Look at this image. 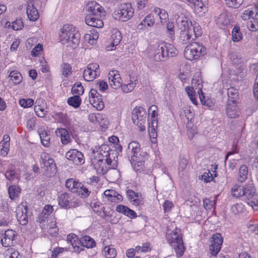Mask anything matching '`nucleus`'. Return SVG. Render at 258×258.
Masks as SVG:
<instances>
[{
  "label": "nucleus",
  "mask_w": 258,
  "mask_h": 258,
  "mask_svg": "<svg viewBox=\"0 0 258 258\" xmlns=\"http://www.w3.org/2000/svg\"><path fill=\"white\" fill-rule=\"evenodd\" d=\"M172 9L174 10L177 29L179 31V39L183 43H186L191 38L193 39L194 31L192 29V23L189 19L190 13L177 4L173 5Z\"/></svg>",
  "instance_id": "1"
},
{
  "label": "nucleus",
  "mask_w": 258,
  "mask_h": 258,
  "mask_svg": "<svg viewBox=\"0 0 258 258\" xmlns=\"http://www.w3.org/2000/svg\"><path fill=\"white\" fill-rule=\"evenodd\" d=\"M59 41L67 47L75 48L80 42V36L75 27L72 25L66 24L59 30Z\"/></svg>",
  "instance_id": "2"
},
{
  "label": "nucleus",
  "mask_w": 258,
  "mask_h": 258,
  "mask_svg": "<svg viewBox=\"0 0 258 258\" xmlns=\"http://www.w3.org/2000/svg\"><path fill=\"white\" fill-rule=\"evenodd\" d=\"M166 238L168 243L174 248L177 256H182L185 251V247L180 229L176 228L173 230L168 229Z\"/></svg>",
  "instance_id": "3"
},
{
  "label": "nucleus",
  "mask_w": 258,
  "mask_h": 258,
  "mask_svg": "<svg viewBox=\"0 0 258 258\" xmlns=\"http://www.w3.org/2000/svg\"><path fill=\"white\" fill-rule=\"evenodd\" d=\"M242 199L254 210H258V194L252 183L243 185Z\"/></svg>",
  "instance_id": "4"
},
{
  "label": "nucleus",
  "mask_w": 258,
  "mask_h": 258,
  "mask_svg": "<svg viewBox=\"0 0 258 258\" xmlns=\"http://www.w3.org/2000/svg\"><path fill=\"white\" fill-rule=\"evenodd\" d=\"M183 54L188 60H197L206 54V48L200 43L192 42L186 46Z\"/></svg>",
  "instance_id": "5"
},
{
  "label": "nucleus",
  "mask_w": 258,
  "mask_h": 258,
  "mask_svg": "<svg viewBox=\"0 0 258 258\" xmlns=\"http://www.w3.org/2000/svg\"><path fill=\"white\" fill-rule=\"evenodd\" d=\"M134 9L130 3L121 4L113 13V18L122 22H125L132 18Z\"/></svg>",
  "instance_id": "6"
},
{
  "label": "nucleus",
  "mask_w": 258,
  "mask_h": 258,
  "mask_svg": "<svg viewBox=\"0 0 258 258\" xmlns=\"http://www.w3.org/2000/svg\"><path fill=\"white\" fill-rule=\"evenodd\" d=\"M92 164L97 173L100 175L106 173L110 169H114L116 166V161H112L110 158H93Z\"/></svg>",
  "instance_id": "7"
},
{
  "label": "nucleus",
  "mask_w": 258,
  "mask_h": 258,
  "mask_svg": "<svg viewBox=\"0 0 258 258\" xmlns=\"http://www.w3.org/2000/svg\"><path fill=\"white\" fill-rule=\"evenodd\" d=\"M40 166L46 176H51L56 172V167L54 160L46 152L40 155Z\"/></svg>",
  "instance_id": "8"
},
{
  "label": "nucleus",
  "mask_w": 258,
  "mask_h": 258,
  "mask_svg": "<svg viewBox=\"0 0 258 258\" xmlns=\"http://www.w3.org/2000/svg\"><path fill=\"white\" fill-rule=\"evenodd\" d=\"M58 205L64 209L75 208L81 205L80 199L75 197L72 194L64 192L58 197Z\"/></svg>",
  "instance_id": "9"
},
{
  "label": "nucleus",
  "mask_w": 258,
  "mask_h": 258,
  "mask_svg": "<svg viewBox=\"0 0 258 258\" xmlns=\"http://www.w3.org/2000/svg\"><path fill=\"white\" fill-rule=\"evenodd\" d=\"M147 117L146 109L142 106H136L132 111V118L133 123L137 125L140 131L146 129L145 123Z\"/></svg>",
  "instance_id": "10"
},
{
  "label": "nucleus",
  "mask_w": 258,
  "mask_h": 258,
  "mask_svg": "<svg viewBox=\"0 0 258 258\" xmlns=\"http://www.w3.org/2000/svg\"><path fill=\"white\" fill-rule=\"evenodd\" d=\"M99 66L97 63L89 64L84 70L83 77L86 81H92L100 75Z\"/></svg>",
  "instance_id": "11"
},
{
  "label": "nucleus",
  "mask_w": 258,
  "mask_h": 258,
  "mask_svg": "<svg viewBox=\"0 0 258 258\" xmlns=\"http://www.w3.org/2000/svg\"><path fill=\"white\" fill-rule=\"evenodd\" d=\"M17 235V233L12 229L6 230L4 233L1 234V242L2 245L6 247L14 245Z\"/></svg>",
  "instance_id": "12"
},
{
  "label": "nucleus",
  "mask_w": 258,
  "mask_h": 258,
  "mask_svg": "<svg viewBox=\"0 0 258 258\" xmlns=\"http://www.w3.org/2000/svg\"><path fill=\"white\" fill-rule=\"evenodd\" d=\"M126 152L130 160L139 158V157L142 156V155H147L145 152L142 153L141 152L140 145L136 141H132L128 144Z\"/></svg>",
  "instance_id": "13"
},
{
  "label": "nucleus",
  "mask_w": 258,
  "mask_h": 258,
  "mask_svg": "<svg viewBox=\"0 0 258 258\" xmlns=\"http://www.w3.org/2000/svg\"><path fill=\"white\" fill-rule=\"evenodd\" d=\"M89 100L91 105L98 110H102L104 107L102 96L96 89H92L90 91Z\"/></svg>",
  "instance_id": "14"
},
{
  "label": "nucleus",
  "mask_w": 258,
  "mask_h": 258,
  "mask_svg": "<svg viewBox=\"0 0 258 258\" xmlns=\"http://www.w3.org/2000/svg\"><path fill=\"white\" fill-rule=\"evenodd\" d=\"M223 238L221 234L216 233L213 234L211 238V244L210 246V251L211 255H216L220 251L223 243Z\"/></svg>",
  "instance_id": "15"
},
{
  "label": "nucleus",
  "mask_w": 258,
  "mask_h": 258,
  "mask_svg": "<svg viewBox=\"0 0 258 258\" xmlns=\"http://www.w3.org/2000/svg\"><path fill=\"white\" fill-rule=\"evenodd\" d=\"M39 3V0H29L27 3L26 13L31 21H35L39 18V15L37 7Z\"/></svg>",
  "instance_id": "16"
},
{
  "label": "nucleus",
  "mask_w": 258,
  "mask_h": 258,
  "mask_svg": "<svg viewBox=\"0 0 258 258\" xmlns=\"http://www.w3.org/2000/svg\"><path fill=\"white\" fill-rule=\"evenodd\" d=\"M108 78L109 85L112 89L116 90L121 86L122 81L118 71H110L108 74Z\"/></svg>",
  "instance_id": "17"
},
{
  "label": "nucleus",
  "mask_w": 258,
  "mask_h": 258,
  "mask_svg": "<svg viewBox=\"0 0 258 258\" xmlns=\"http://www.w3.org/2000/svg\"><path fill=\"white\" fill-rule=\"evenodd\" d=\"M66 157L69 160L72 161L76 165H81L85 162L83 154L76 149H72L68 151Z\"/></svg>",
  "instance_id": "18"
},
{
  "label": "nucleus",
  "mask_w": 258,
  "mask_h": 258,
  "mask_svg": "<svg viewBox=\"0 0 258 258\" xmlns=\"http://www.w3.org/2000/svg\"><path fill=\"white\" fill-rule=\"evenodd\" d=\"M194 6L195 13L200 16L208 11L207 0H186Z\"/></svg>",
  "instance_id": "19"
},
{
  "label": "nucleus",
  "mask_w": 258,
  "mask_h": 258,
  "mask_svg": "<svg viewBox=\"0 0 258 258\" xmlns=\"http://www.w3.org/2000/svg\"><path fill=\"white\" fill-rule=\"evenodd\" d=\"M87 15H92L97 16H101L102 13H104L103 8L98 3L95 1L89 2L86 5Z\"/></svg>",
  "instance_id": "20"
},
{
  "label": "nucleus",
  "mask_w": 258,
  "mask_h": 258,
  "mask_svg": "<svg viewBox=\"0 0 258 258\" xmlns=\"http://www.w3.org/2000/svg\"><path fill=\"white\" fill-rule=\"evenodd\" d=\"M165 48L164 42L160 43L156 46L153 55V59L155 61H164L167 59Z\"/></svg>",
  "instance_id": "21"
},
{
  "label": "nucleus",
  "mask_w": 258,
  "mask_h": 258,
  "mask_svg": "<svg viewBox=\"0 0 258 258\" xmlns=\"http://www.w3.org/2000/svg\"><path fill=\"white\" fill-rule=\"evenodd\" d=\"M122 39V36L120 32L116 29H113L111 31V42L109 45L106 47L107 51H111L116 48Z\"/></svg>",
  "instance_id": "22"
},
{
  "label": "nucleus",
  "mask_w": 258,
  "mask_h": 258,
  "mask_svg": "<svg viewBox=\"0 0 258 258\" xmlns=\"http://www.w3.org/2000/svg\"><path fill=\"white\" fill-rule=\"evenodd\" d=\"M16 213L17 220L20 224L22 225H26L28 221L27 207L23 205L19 206L16 209Z\"/></svg>",
  "instance_id": "23"
},
{
  "label": "nucleus",
  "mask_w": 258,
  "mask_h": 258,
  "mask_svg": "<svg viewBox=\"0 0 258 258\" xmlns=\"http://www.w3.org/2000/svg\"><path fill=\"white\" fill-rule=\"evenodd\" d=\"M100 17L101 16L87 15L85 18L86 23L89 26L101 28L103 26L104 24Z\"/></svg>",
  "instance_id": "24"
},
{
  "label": "nucleus",
  "mask_w": 258,
  "mask_h": 258,
  "mask_svg": "<svg viewBox=\"0 0 258 258\" xmlns=\"http://www.w3.org/2000/svg\"><path fill=\"white\" fill-rule=\"evenodd\" d=\"M112 151L107 145H102L99 148L93 152L94 158H109L110 153Z\"/></svg>",
  "instance_id": "25"
},
{
  "label": "nucleus",
  "mask_w": 258,
  "mask_h": 258,
  "mask_svg": "<svg viewBox=\"0 0 258 258\" xmlns=\"http://www.w3.org/2000/svg\"><path fill=\"white\" fill-rule=\"evenodd\" d=\"M138 81L135 78L130 77L129 80H125L124 83L122 82L121 88V91L125 93L131 92L137 85Z\"/></svg>",
  "instance_id": "26"
},
{
  "label": "nucleus",
  "mask_w": 258,
  "mask_h": 258,
  "mask_svg": "<svg viewBox=\"0 0 258 258\" xmlns=\"http://www.w3.org/2000/svg\"><path fill=\"white\" fill-rule=\"evenodd\" d=\"M126 194L128 200L134 205L138 206L143 203V201L141 195H139L133 190H127Z\"/></svg>",
  "instance_id": "27"
},
{
  "label": "nucleus",
  "mask_w": 258,
  "mask_h": 258,
  "mask_svg": "<svg viewBox=\"0 0 258 258\" xmlns=\"http://www.w3.org/2000/svg\"><path fill=\"white\" fill-rule=\"evenodd\" d=\"M147 156V155H142V156L139 157V158L130 159V162L134 170L137 172H140L143 170L144 168V160Z\"/></svg>",
  "instance_id": "28"
},
{
  "label": "nucleus",
  "mask_w": 258,
  "mask_h": 258,
  "mask_svg": "<svg viewBox=\"0 0 258 258\" xmlns=\"http://www.w3.org/2000/svg\"><path fill=\"white\" fill-rule=\"evenodd\" d=\"M10 137L5 134L3 136V140L0 142V154L3 156H6L10 149Z\"/></svg>",
  "instance_id": "29"
},
{
  "label": "nucleus",
  "mask_w": 258,
  "mask_h": 258,
  "mask_svg": "<svg viewBox=\"0 0 258 258\" xmlns=\"http://www.w3.org/2000/svg\"><path fill=\"white\" fill-rule=\"evenodd\" d=\"M56 135L59 137L63 145H67L71 141L70 135L68 130L64 128H59L55 130Z\"/></svg>",
  "instance_id": "30"
},
{
  "label": "nucleus",
  "mask_w": 258,
  "mask_h": 258,
  "mask_svg": "<svg viewBox=\"0 0 258 258\" xmlns=\"http://www.w3.org/2000/svg\"><path fill=\"white\" fill-rule=\"evenodd\" d=\"M237 103L228 102L226 105V112L229 118H234L238 116L239 111L237 105Z\"/></svg>",
  "instance_id": "31"
},
{
  "label": "nucleus",
  "mask_w": 258,
  "mask_h": 258,
  "mask_svg": "<svg viewBox=\"0 0 258 258\" xmlns=\"http://www.w3.org/2000/svg\"><path fill=\"white\" fill-rule=\"evenodd\" d=\"M104 195L109 201L114 203H118L122 201V197L117 194L114 190L107 189L104 191Z\"/></svg>",
  "instance_id": "32"
},
{
  "label": "nucleus",
  "mask_w": 258,
  "mask_h": 258,
  "mask_svg": "<svg viewBox=\"0 0 258 258\" xmlns=\"http://www.w3.org/2000/svg\"><path fill=\"white\" fill-rule=\"evenodd\" d=\"M191 86L195 88L198 94L203 92L202 80L199 73L196 74L194 76L191 81Z\"/></svg>",
  "instance_id": "33"
},
{
  "label": "nucleus",
  "mask_w": 258,
  "mask_h": 258,
  "mask_svg": "<svg viewBox=\"0 0 258 258\" xmlns=\"http://www.w3.org/2000/svg\"><path fill=\"white\" fill-rule=\"evenodd\" d=\"M228 102L232 103H237L238 98V91L233 87H231L227 89Z\"/></svg>",
  "instance_id": "34"
},
{
  "label": "nucleus",
  "mask_w": 258,
  "mask_h": 258,
  "mask_svg": "<svg viewBox=\"0 0 258 258\" xmlns=\"http://www.w3.org/2000/svg\"><path fill=\"white\" fill-rule=\"evenodd\" d=\"M116 210L120 213H122L126 216L134 218L137 217L136 212L123 205H118L116 208Z\"/></svg>",
  "instance_id": "35"
},
{
  "label": "nucleus",
  "mask_w": 258,
  "mask_h": 258,
  "mask_svg": "<svg viewBox=\"0 0 258 258\" xmlns=\"http://www.w3.org/2000/svg\"><path fill=\"white\" fill-rule=\"evenodd\" d=\"M6 178L10 181H13L15 180H19L20 178V174L17 173L14 169L13 166H10L6 171L5 174Z\"/></svg>",
  "instance_id": "36"
},
{
  "label": "nucleus",
  "mask_w": 258,
  "mask_h": 258,
  "mask_svg": "<svg viewBox=\"0 0 258 258\" xmlns=\"http://www.w3.org/2000/svg\"><path fill=\"white\" fill-rule=\"evenodd\" d=\"M153 12L159 17L162 24H163L168 19V14L165 10L155 7Z\"/></svg>",
  "instance_id": "37"
},
{
  "label": "nucleus",
  "mask_w": 258,
  "mask_h": 258,
  "mask_svg": "<svg viewBox=\"0 0 258 258\" xmlns=\"http://www.w3.org/2000/svg\"><path fill=\"white\" fill-rule=\"evenodd\" d=\"M98 37V33L96 31H93L85 35L84 40L86 42L91 45H94L96 43Z\"/></svg>",
  "instance_id": "38"
},
{
  "label": "nucleus",
  "mask_w": 258,
  "mask_h": 258,
  "mask_svg": "<svg viewBox=\"0 0 258 258\" xmlns=\"http://www.w3.org/2000/svg\"><path fill=\"white\" fill-rule=\"evenodd\" d=\"M82 245L88 248H93L96 245L94 240L88 235H85L81 238Z\"/></svg>",
  "instance_id": "39"
},
{
  "label": "nucleus",
  "mask_w": 258,
  "mask_h": 258,
  "mask_svg": "<svg viewBox=\"0 0 258 258\" xmlns=\"http://www.w3.org/2000/svg\"><path fill=\"white\" fill-rule=\"evenodd\" d=\"M66 186L73 192H76L81 183L76 181L73 178L68 179L66 182Z\"/></svg>",
  "instance_id": "40"
},
{
  "label": "nucleus",
  "mask_w": 258,
  "mask_h": 258,
  "mask_svg": "<svg viewBox=\"0 0 258 258\" xmlns=\"http://www.w3.org/2000/svg\"><path fill=\"white\" fill-rule=\"evenodd\" d=\"M247 28L253 32L258 30V13L256 12L254 17L247 22Z\"/></svg>",
  "instance_id": "41"
},
{
  "label": "nucleus",
  "mask_w": 258,
  "mask_h": 258,
  "mask_svg": "<svg viewBox=\"0 0 258 258\" xmlns=\"http://www.w3.org/2000/svg\"><path fill=\"white\" fill-rule=\"evenodd\" d=\"M243 191V185L235 184L231 188V195L237 198L242 199V192Z\"/></svg>",
  "instance_id": "42"
},
{
  "label": "nucleus",
  "mask_w": 258,
  "mask_h": 258,
  "mask_svg": "<svg viewBox=\"0 0 258 258\" xmlns=\"http://www.w3.org/2000/svg\"><path fill=\"white\" fill-rule=\"evenodd\" d=\"M38 134L42 145L46 147H49L50 145V137L48 135L47 133L45 131H43L41 128L39 130Z\"/></svg>",
  "instance_id": "43"
},
{
  "label": "nucleus",
  "mask_w": 258,
  "mask_h": 258,
  "mask_svg": "<svg viewBox=\"0 0 258 258\" xmlns=\"http://www.w3.org/2000/svg\"><path fill=\"white\" fill-rule=\"evenodd\" d=\"M9 77L11 81L15 85L20 84L22 81L21 74L17 71H11Z\"/></svg>",
  "instance_id": "44"
},
{
  "label": "nucleus",
  "mask_w": 258,
  "mask_h": 258,
  "mask_svg": "<svg viewBox=\"0 0 258 258\" xmlns=\"http://www.w3.org/2000/svg\"><path fill=\"white\" fill-rule=\"evenodd\" d=\"M20 192L21 189L19 187L15 185H11L8 188L9 197L12 200L18 197Z\"/></svg>",
  "instance_id": "45"
},
{
  "label": "nucleus",
  "mask_w": 258,
  "mask_h": 258,
  "mask_svg": "<svg viewBox=\"0 0 258 258\" xmlns=\"http://www.w3.org/2000/svg\"><path fill=\"white\" fill-rule=\"evenodd\" d=\"M102 253L106 258H114L117 253L115 249L112 246L104 247Z\"/></svg>",
  "instance_id": "46"
},
{
  "label": "nucleus",
  "mask_w": 258,
  "mask_h": 258,
  "mask_svg": "<svg viewBox=\"0 0 258 258\" xmlns=\"http://www.w3.org/2000/svg\"><path fill=\"white\" fill-rule=\"evenodd\" d=\"M255 13L252 8H248L244 10L240 13V18L243 21L251 20L254 17Z\"/></svg>",
  "instance_id": "47"
},
{
  "label": "nucleus",
  "mask_w": 258,
  "mask_h": 258,
  "mask_svg": "<svg viewBox=\"0 0 258 258\" xmlns=\"http://www.w3.org/2000/svg\"><path fill=\"white\" fill-rule=\"evenodd\" d=\"M165 47L167 58L170 57H174L177 54V50L173 45L165 43Z\"/></svg>",
  "instance_id": "48"
},
{
  "label": "nucleus",
  "mask_w": 258,
  "mask_h": 258,
  "mask_svg": "<svg viewBox=\"0 0 258 258\" xmlns=\"http://www.w3.org/2000/svg\"><path fill=\"white\" fill-rule=\"evenodd\" d=\"M227 12L221 13L217 19V23L220 25H227L230 23V18Z\"/></svg>",
  "instance_id": "49"
},
{
  "label": "nucleus",
  "mask_w": 258,
  "mask_h": 258,
  "mask_svg": "<svg viewBox=\"0 0 258 258\" xmlns=\"http://www.w3.org/2000/svg\"><path fill=\"white\" fill-rule=\"evenodd\" d=\"M47 226L48 232L51 234H55L58 231V228L56 226V219L54 217H51L49 219V222Z\"/></svg>",
  "instance_id": "50"
},
{
  "label": "nucleus",
  "mask_w": 258,
  "mask_h": 258,
  "mask_svg": "<svg viewBox=\"0 0 258 258\" xmlns=\"http://www.w3.org/2000/svg\"><path fill=\"white\" fill-rule=\"evenodd\" d=\"M71 245L69 247L70 250L75 252H80L83 249L82 247V243L81 239L79 240L78 238L73 240V242L70 244Z\"/></svg>",
  "instance_id": "51"
},
{
  "label": "nucleus",
  "mask_w": 258,
  "mask_h": 258,
  "mask_svg": "<svg viewBox=\"0 0 258 258\" xmlns=\"http://www.w3.org/2000/svg\"><path fill=\"white\" fill-rule=\"evenodd\" d=\"M242 34L238 26H235L232 31V39L234 42H238L242 39Z\"/></svg>",
  "instance_id": "52"
},
{
  "label": "nucleus",
  "mask_w": 258,
  "mask_h": 258,
  "mask_svg": "<svg viewBox=\"0 0 258 258\" xmlns=\"http://www.w3.org/2000/svg\"><path fill=\"white\" fill-rule=\"evenodd\" d=\"M248 173L247 167L245 165H241L239 169L238 180L241 182H244L247 178Z\"/></svg>",
  "instance_id": "53"
},
{
  "label": "nucleus",
  "mask_w": 258,
  "mask_h": 258,
  "mask_svg": "<svg viewBox=\"0 0 258 258\" xmlns=\"http://www.w3.org/2000/svg\"><path fill=\"white\" fill-rule=\"evenodd\" d=\"M185 90L192 103L194 104L197 105V101L195 97L197 90L195 88L192 86H188L185 88Z\"/></svg>",
  "instance_id": "54"
},
{
  "label": "nucleus",
  "mask_w": 258,
  "mask_h": 258,
  "mask_svg": "<svg viewBox=\"0 0 258 258\" xmlns=\"http://www.w3.org/2000/svg\"><path fill=\"white\" fill-rule=\"evenodd\" d=\"M54 119L58 122L67 124L69 122L67 115L62 112H57L54 115Z\"/></svg>",
  "instance_id": "55"
},
{
  "label": "nucleus",
  "mask_w": 258,
  "mask_h": 258,
  "mask_svg": "<svg viewBox=\"0 0 258 258\" xmlns=\"http://www.w3.org/2000/svg\"><path fill=\"white\" fill-rule=\"evenodd\" d=\"M247 227L248 231L253 234L255 238L258 240V224L249 222L247 223Z\"/></svg>",
  "instance_id": "56"
},
{
  "label": "nucleus",
  "mask_w": 258,
  "mask_h": 258,
  "mask_svg": "<svg viewBox=\"0 0 258 258\" xmlns=\"http://www.w3.org/2000/svg\"><path fill=\"white\" fill-rule=\"evenodd\" d=\"M148 113L151 117V122H152V121L157 122V107L156 105H152L149 108Z\"/></svg>",
  "instance_id": "57"
},
{
  "label": "nucleus",
  "mask_w": 258,
  "mask_h": 258,
  "mask_svg": "<svg viewBox=\"0 0 258 258\" xmlns=\"http://www.w3.org/2000/svg\"><path fill=\"white\" fill-rule=\"evenodd\" d=\"M68 103L75 108H78L81 104V100L78 95H75L68 99Z\"/></svg>",
  "instance_id": "58"
},
{
  "label": "nucleus",
  "mask_w": 258,
  "mask_h": 258,
  "mask_svg": "<svg viewBox=\"0 0 258 258\" xmlns=\"http://www.w3.org/2000/svg\"><path fill=\"white\" fill-rule=\"evenodd\" d=\"M157 126V122L152 121L149 123V134L151 138L155 139L157 136L156 128Z\"/></svg>",
  "instance_id": "59"
},
{
  "label": "nucleus",
  "mask_w": 258,
  "mask_h": 258,
  "mask_svg": "<svg viewBox=\"0 0 258 258\" xmlns=\"http://www.w3.org/2000/svg\"><path fill=\"white\" fill-rule=\"evenodd\" d=\"M244 210V206L241 203L235 204L233 205L231 208V212L235 215L243 212Z\"/></svg>",
  "instance_id": "60"
},
{
  "label": "nucleus",
  "mask_w": 258,
  "mask_h": 258,
  "mask_svg": "<svg viewBox=\"0 0 258 258\" xmlns=\"http://www.w3.org/2000/svg\"><path fill=\"white\" fill-rule=\"evenodd\" d=\"M226 5L230 8L237 9L243 3V0H224Z\"/></svg>",
  "instance_id": "61"
},
{
  "label": "nucleus",
  "mask_w": 258,
  "mask_h": 258,
  "mask_svg": "<svg viewBox=\"0 0 258 258\" xmlns=\"http://www.w3.org/2000/svg\"><path fill=\"white\" fill-rule=\"evenodd\" d=\"M72 92L77 95H82L84 93L83 87L80 82L76 83L72 88Z\"/></svg>",
  "instance_id": "62"
},
{
  "label": "nucleus",
  "mask_w": 258,
  "mask_h": 258,
  "mask_svg": "<svg viewBox=\"0 0 258 258\" xmlns=\"http://www.w3.org/2000/svg\"><path fill=\"white\" fill-rule=\"evenodd\" d=\"M61 69L62 75L65 77H67L72 74V67L69 63H62L61 65Z\"/></svg>",
  "instance_id": "63"
},
{
  "label": "nucleus",
  "mask_w": 258,
  "mask_h": 258,
  "mask_svg": "<svg viewBox=\"0 0 258 258\" xmlns=\"http://www.w3.org/2000/svg\"><path fill=\"white\" fill-rule=\"evenodd\" d=\"M166 32L168 36L173 39L174 36V26L173 22H168L166 25Z\"/></svg>",
  "instance_id": "64"
}]
</instances>
